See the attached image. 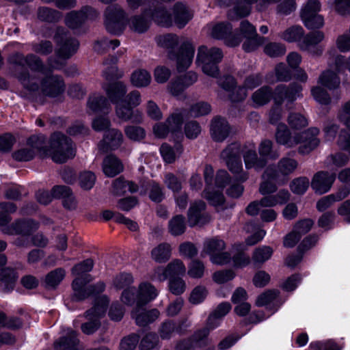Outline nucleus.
Segmentation results:
<instances>
[{
  "label": "nucleus",
  "mask_w": 350,
  "mask_h": 350,
  "mask_svg": "<svg viewBox=\"0 0 350 350\" xmlns=\"http://www.w3.org/2000/svg\"><path fill=\"white\" fill-rule=\"evenodd\" d=\"M169 291L174 295H179L183 294L187 288L185 281L179 277L171 278L168 283Z\"/></svg>",
  "instance_id": "nucleus-58"
},
{
  "label": "nucleus",
  "mask_w": 350,
  "mask_h": 350,
  "mask_svg": "<svg viewBox=\"0 0 350 350\" xmlns=\"http://www.w3.org/2000/svg\"><path fill=\"white\" fill-rule=\"evenodd\" d=\"M55 40L58 44L57 55L62 59L70 58L78 49L79 42L70 38L63 29H58L55 35Z\"/></svg>",
  "instance_id": "nucleus-13"
},
{
  "label": "nucleus",
  "mask_w": 350,
  "mask_h": 350,
  "mask_svg": "<svg viewBox=\"0 0 350 350\" xmlns=\"http://www.w3.org/2000/svg\"><path fill=\"white\" fill-rule=\"evenodd\" d=\"M206 273L204 263L199 259L192 260L187 265V275L191 279L202 278Z\"/></svg>",
  "instance_id": "nucleus-45"
},
{
  "label": "nucleus",
  "mask_w": 350,
  "mask_h": 350,
  "mask_svg": "<svg viewBox=\"0 0 350 350\" xmlns=\"http://www.w3.org/2000/svg\"><path fill=\"white\" fill-rule=\"evenodd\" d=\"M183 152L182 146L176 144L171 146L167 144H163L160 148L161 155L165 163H174L180 157Z\"/></svg>",
  "instance_id": "nucleus-33"
},
{
  "label": "nucleus",
  "mask_w": 350,
  "mask_h": 350,
  "mask_svg": "<svg viewBox=\"0 0 350 350\" xmlns=\"http://www.w3.org/2000/svg\"><path fill=\"white\" fill-rule=\"evenodd\" d=\"M156 40L160 47L166 50L168 58L176 62L178 72L184 71L191 66L195 48L190 40L175 34L161 35Z\"/></svg>",
  "instance_id": "nucleus-2"
},
{
  "label": "nucleus",
  "mask_w": 350,
  "mask_h": 350,
  "mask_svg": "<svg viewBox=\"0 0 350 350\" xmlns=\"http://www.w3.org/2000/svg\"><path fill=\"white\" fill-rule=\"evenodd\" d=\"M318 83L329 90H334L339 87L340 80L336 73L327 70L319 76Z\"/></svg>",
  "instance_id": "nucleus-44"
},
{
  "label": "nucleus",
  "mask_w": 350,
  "mask_h": 350,
  "mask_svg": "<svg viewBox=\"0 0 350 350\" xmlns=\"http://www.w3.org/2000/svg\"><path fill=\"white\" fill-rule=\"evenodd\" d=\"M186 230L185 219L183 215H177L172 217L168 222L169 232L174 237L183 234Z\"/></svg>",
  "instance_id": "nucleus-46"
},
{
  "label": "nucleus",
  "mask_w": 350,
  "mask_h": 350,
  "mask_svg": "<svg viewBox=\"0 0 350 350\" xmlns=\"http://www.w3.org/2000/svg\"><path fill=\"white\" fill-rule=\"evenodd\" d=\"M230 126L222 118H215L211 124V135L216 142H223L230 133Z\"/></svg>",
  "instance_id": "nucleus-27"
},
{
  "label": "nucleus",
  "mask_w": 350,
  "mask_h": 350,
  "mask_svg": "<svg viewBox=\"0 0 350 350\" xmlns=\"http://www.w3.org/2000/svg\"><path fill=\"white\" fill-rule=\"evenodd\" d=\"M172 255V246L167 243H161L151 251V258L158 263L167 262Z\"/></svg>",
  "instance_id": "nucleus-32"
},
{
  "label": "nucleus",
  "mask_w": 350,
  "mask_h": 350,
  "mask_svg": "<svg viewBox=\"0 0 350 350\" xmlns=\"http://www.w3.org/2000/svg\"><path fill=\"white\" fill-rule=\"evenodd\" d=\"M208 291L206 286L202 285L196 286L191 292L189 301L192 304H199L203 302L208 295Z\"/></svg>",
  "instance_id": "nucleus-57"
},
{
  "label": "nucleus",
  "mask_w": 350,
  "mask_h": 350,
  "mask_svg": "<svg viewBox=\"0 0 350 350\" xmlns=\"http://www.w3.org/2000/svg\"><path fill=\"white\" fill-rule=\"evenodd\" d=\"M109 299L106 296L98 297L94 306L86 312V318L88 322L82 324L81 330L85 334H92L100 327L99 319L102 317L106 311Z\"/></svg>",
  "instance_id": "nucleus-9"
},
{
  "label": "nucleus",
  "mask_w": 350,
  "mask_h": 350,
  "mask_svg": "<svg viewBox=\"0 0 350 350\" xmlns=\"http://www.w3.org/2000/svg\"><path fill=\"white\" fill-rule=\"evenodd\" d=\"M144 14L150 16L158 25L163 27H170L173 25V18L163 8H158L150 13L146 11Z\"/></svg>",
  "instance_id": "nucleus-34"
},
{
  "label": "nucleus",
  "mask_w": 350,
  "mask_h": 350,
  "mask_svg": "<svg viewBox=\"0 0 350 350\" xmlns=\"http://www.w3.org/2000/svg\"><path fill=\"white\" fill-rule=\"evenodd\" d=\"M205 206V203L202 200L195 202L191 204L188 211V221L190 226L204 224L209 221V216L204 213Z\"/></svg>",
  "instance_id": "nucleus-22"
},
{
  "label": "nucleus",
  "mask_w": 350,
  "mask_h": 350,
  "mask_svg": "<svg viewBox=\"0 0 350 350\" xmlns=\"http://www.w3.org/2000/svg\"><path fill=\"white\" fill-rule=\"evenodd\" d=\"M264 52L269 57H277L286 53V48L280 43L269 42L265 46Z\"/></svg>",
  "instance_id": "nucleus-62"
},
{
  "label": "nucleus",
  "mask_w": 350,
  "mask_h": 350,
  "mask_svg": "<svg viewBox=\"0 0 350 350\" xmlns=\"http://www.w3.org/2000/svg\"><path fill=\"white\" fill-rule=\"evenodd\" d=\"M211 111V107L208 103L198 102L191 107L189 113L192 117H199L208 114Z\"/></svg>",
  "instance_id": "nucleus-63"
},
{
  "label": "nucleus",
  "mask_w": 350,
  "mask_h": 350,
  "mask_svg": "<svg viewBox=\"0 0 350 350\" xmlns=\"http://www.w3.org/2000/svg\"><path fill=\"white\" fill-rule=\"evenodd\" d=\"M17 78L27 90L40 92L44 96L56 97L65 90L64 80L58 75L46 76L40 81L34 75H29L25 72L18 74Z\"/></svg>",
  "instance_id": "nucleus-4"
},
{
  "label": "nucleus",
  "mask_w": 350,
  "mask_h": 350,
  "mask_svg": "<svg viewBox=\"0 0 350 350\" xmlns=\"http://www.w3.org/2000/svg\"><path fill=\"white\" fill-rule=\"evenodd\" d=\"M273 96L271 90L268 86H263L252 94V100L255 107H260L267 104Z\"/></svg>",
  "instance_id": "nucleus-41"
},
{
  "label": "nucleus",
  "mask_w": 350,
  "mask_h": 350,
  "mask_svg": "<svg viewBox=\"0 0 350 350\" xmlns=\"http://www.w3.org/2000/svg\"><path fill=\"white\" fill-rule=\"evenodd\" d=\"M116 114L117 117L124 122L131 121L133 123H141L143 121V115L138 110L134 111L133 108L123 101L116 104Z\"/></svg>",
  "instance_id": "nucleus-26"
},
{
  "label": "nucleus",
  "mask_w": 350,
  "mask_h": 350,
  "mask_svg": "<svg viewBox=\"0 0 350 350\" xmlns=\"http://www.w3.org/2000/svg\"><path fill=\"white\" fill-rule=\"evenodd\" d=\"M324 39L322 31H315L307 34L299 43L301 49L314 55H321L323 49L318 44Z\"/></svg>",
  "instance_id": "nucleus-19"
},
{
  "label": "nucleus",
  "mask_w": 350,
  "mask_h": 350,
  "mask_svg": "<svg viewBox=\"0 0 350 350\" xmlns=\"http://www.w3.org/2000/svg\"><path fill=\"white\" fill-rule=\"evenodd\" d=\"M230 310L231 305L228 302H223L218 305L214 312L209 316L207 327L196 332L191 339L179 342L176 346V350H191L194 347L206 345L210 330L216 328L220 324L221 319Z\"/></svg>",
  "instance_id": "nucleus-5"
},
{
  "label": "nucleus",
  "mask_w": 350,
  "mask_h": 350,
  "mask_svg": "<svg viewBox=\"0 0 350 350\" xmlns=\"http://www.w3.org/2000/svg\"><path fill=\"white\" fill-rule=\"evenodd\" d=\"M304 33V31L301 27L293 26L282 32L280 37L288 42H293L299 40Z\"/></svg>",
  "instance_id": "nucleus-52"
},
{
  "label": "nucleus",
  "mask_w": 350,
  "mask_h": 350,
  "mask_svg": "<svg viewBox=\"0 0 350 350\" xmlns=\"http://www.w3.org/2000/svg\"><path fill=\"white\" fill-rule=\"evenodd\" d=\"M265 42V38L259 36L258 34L250 38H245L243 44V49L246 52H252L256 50Z\"/></svg>",
  "instance_id": "nucleus-61"
},
{
  "label": "nucleus",
  "mask_w": 350,
  "mask_h": 350,
  "mask_svg": "<svg viewBox=\"0 0 350 350\" xmlns=\"http://www.w3.org/2000/svg\"><path fill=\"white\" fill-rule=\"evenodd\" d=\"M16 278V275L13 269L10 268L0 269V286L4 290L12 289Z\"/></svg>",
  "instance_id": "nucleus-48"
},
{
  "label": "nucleus",
  "mask_w": 350,
  "mask_h": 350,
  "mask_svg": "<svg viewBox=\"0 0 350 350\" xmlns=\"http://www.w3.org/2000/svg\"><path fill=\"white\" fill-rule=\"evenodd\" d=\"M138 187L133 182L125 180L120 177L113 180L111 192L115 196H122L126 192L134 193L137 191Z\"/></svg>",
  "instance_id": "nucleus-35"
},
{
  "label": "nucleus",
  "mask_w": 350,
  "mask_h": 350,
  "mask_svg": "<svg viewBox=\"0 0 350 350\" xmlns=\"http://www.w3.org/2000/svg\"><path fill=\"white\" fill-rule=\"evenodd\" d=\"M108 98L114 104L123 101L126 92L127 87L122 81H114L103 85Z\"/></svg>",
  "instance_id": "nucleus-25"
},
{
  "label": "nucleus",
  "mask_w": 350,
  "mask_h": 350,
  "mask_svg": "<svg viewBox=\"0 0 350 350\" xmlns=\"http://www.w3.org/2000/svg\"><path fill=\"white\" fill-rule=\"evenodd\" d=\"M223 57L224 53L219 48L202 45L198 49L196 63L205 75L216 78L219 74L218 64Z\"/></svg>",
  "instance_id": "nucleus-7"
},
{
  "label": "nucleus",
  "mask_w": 350,
  "mask_h": 350,
  "mask_svg": "<svg viewBox=\"0 0 350 350\" xmlns=\"http://www.w3.org/2000/svg\"><path fill=\"white\" fill-rule=\"evenodd\" d=\"M120 45L119 40L114 39L109 40L108 39H103L95 43L94 49L98 53L106 52L108 49L114 50Z\"/></svg>",
  "instance_id": "nucleus-60"
},
{
  "label": "nucleus",
  "mask_w": 350,
  "mask_h": 350,
  "mask_svg": "<svg viewBox=\"0 0 350 350\" xmlns=\"http://www.w3.org/2000/svg\"><path fill=\"white\" fill-rule=\"evenodd\" d=\"M105 24L109 32L113 34L122 33L126 24L125 12L117 5L109 6L105 11Z\"/></svg>",
  "instance_id": "nucleus-10"
},
{
  "label": "nucleus",
  "mask_w": 350,
  "mask_h": 350,
  "mask_svg": "<svg viewBox=\"0 0 350 350\" xmlns=\"http://www.w3.org/2000/svg\"><path fill=\"white\" fill-rule=\"evenodd\" d=\"M67 337H62L55 343V348L57 350H77V345L79 340L76 332L70 329H67Z\"/></svg>",
  "instance_id": "nucleus-37"
},
{
  "label": "nucleus",
  "mask_w": 350,
  "mask_h": 350,
  "mask_svg": "<svg viewBox=\"0 0 350 350\" xmlns=\"http://www.w3.org/2000/svg\"><path fill=\"white\" fill-rule=\"evenodd\" d=\"M45 137L33 135L30 137L26 146L16 151L13 157L20 161H27L32 159L36 152L42 155L49 154L55 163H65L68 159L75 155V150L71 140L59 133H55L51 137L49 149L44 148Z\"/></svg>",
  "instance_id": "nucleus-1"
},
{
  "label": "nucleus",
  "mask_w": 350,
  "mask_h": 350,
  "mask_svg": "<svg viewBox=\"0 0 350 350\" xmlns=\"http://www.w3.org/2000/svg\"><path fill=\"white\" fill-rule=\"evenodd\" d=\"M298 166V162L292 158L283 157L278 163V170H275L281 178L287 181V176L293 173Z\"/></svg>",
  "instance_id": "nucleus-36"
},
{
  "label": "nucleus",
  "mask_w": 350,
  "mask_h": 350,
  "mask_svg": "<svg viewBox=\"0 0 350 350\" xmlns=\"http://www.w3.org/2000/svg\"><path fill=\"white\" fill-rule=\"evenodd\" d=\"M92 278L90 275H85V278H77L72 284L74 291L73 298L77 301L83 300L91 295L102 293L105 288V284L103 282H98L94 285L84 288V286L91 282Z\"/></svg>",
  "instance_id": "nucleus-11"
},
{
  "label": "nucleus",
  "mask_w": 350,
  "mask_h": 350,
  "mask_svg": "<svg viewBox=\"0 0 350 350\" xmlns=\"http://www.w3.org/2000/svg\"><path fill=\"white\" fill-rule=\"evenodd\" d=\"M9 59L12 64L22 66L27 65L31 70L42 73L46 72V68L42 60L40 57L33 54H29L27 57H25L23 54L16 53L12 55Z\"/></svg>",
  "instance_id": "nucleus-20"
},
{
  "label": "nucleus",
  "mask_w": 350,
  "mask_h": 350,
  "mask_svg": "<svg viewBox=\"0 0 350 350\" xmlns=\"http://www.w3.org/2000/svg\"><path fill=\"white\" fill-rule=\"evenodd\" d=\"M335 178L336 175L334 173L319 172L314 176L311 187L316 192L325 193L330 189Z\"/></svg>",
  "instance_id": "nucleus-23"
},
{
  "label": "nucleus",
  "mask_w": 350,
  "mask_h": 350,
  "mask_svg": "<svg viewBox=\"0 0 350 350\" xmlns=\"http://www.w3.org/2000/svg\"><path fill=\"white\" fill-rule=\"evenodd\" d=\"M213 174L214 170L212 166L206 165L204 170V178L206 186L203 192V197L213 206H219L222 205L225 201L222 191L230 182V176L226 170H218L213 185Z\"/></svg>",
  "instance_id": "nucleus-6"
},
{
  "label": "nucleus",
  "mask_w": 350,
  "mask_h": 350,
  "mask_svg": "<svg viewBox=\"0 0 350 350\" xmlns=\"http://www.w3.org/2000/svg\"><path fill=\"white\" fill-rule=\"evenodd\" d=\"M120 299L123 304L127 306L135 304V308H138V291L135 287H129L123 290Z\"/></svg>",
  "instance_id": "nucleus-51"
},
{
  "label": "nucleus",
  "mask_w": 350,
  "mask_h": 350,
  "mask_svg": "<svg viewBox=\"0 0 350 350\" xmlns=\"http://www.w3.org/2000/svg\"><path fill=\"white\" fill-rule=\"evenodd\" d=\"M321 10V3L319 0H308L301 10V18H305L306 23H308L309 15L319 14Z\"/></svg>",
  "instance_id": "nucleus-54"
},
{
  "label": "nucleus",
  "mask_w": 350,
  "mask_h": 350,
  "mask_svg": "<svg viewBox=\"0 0 350 350\" xmlns=\"http://www.w3.org/2000/svg\"><path fill=\"white\" fill-rule=\"evenodd\" d=\"M319 130L316 127L310 128L303 132H294L291 133L290 129L284 123L277 126L275 133L276 142L286 148H293L298 144L299 152L302 154H308L319 146V140L317 136Z\"/></svg>",
  "instance_id": "nucleus-3"
},
{
  "label": "nucleus",
  "mask_w": 350,
  "mask_h": 350,
  "mask_svg": "<svg viewBox=\"0 0 350 350\" xmlns=\"http://www.w3.org/2000/svg\"><path fill=\"white\" fill-rule=\"evenodd\" d=\"M262 182L260 186V192L265 195L273 193L276 189V185H282L286 183L285 178H281L273 167H268L262 174Z\"/></svg>",
  "instance_id": "nucleus-14"
},
{
  "label": "nucleus",
  "mask_w": 350,
  "mask_h": 350,
  "mask_svg": "<svg viewBox=\"0 0 350 350\" xmlns=\"http://www.w3.org/2000/svg\"><path fill=\"white\" fill-rule=\"evenodd\" d=\"M243 150L240 143L234 142L227 146L220 153V159L224 162L241 158Z\"/></svg>",
  "instance_id": "nucleus-43"
},
{
  "label": "nucleus",
  "mask_w": 350,
  "mask_h": 350,
  "mask_svg": "<svg viewBox=\"0 0 350 350\" xmlns=\"http://www.w3.org/2000/svg\"><path fill=\"white\" fill-rule=\"evenodd\" d=\"M232 28L229 23H218L212 27L210 34L215 39L224 40L229 46H235L240 44L241 38L232 33Z\"/></svg>",
  "instance_id": "nucleus-15"
},
{
  "label": "nucleus",
  "mask_w": 350,
  "mask_h": 350,
  "mask_svg": "<svg viewBox=\"0 0 350 350\" xmlns=\"http://www.w3.org/2000/svg\"><path fill=\"white\" fill-rule=\"evenodd\" d=\"M310 185L309 180L306 177L295 178L291 183V191L296 194H303L308 189Z\"/></svg>",
  "instance_id": "nucleus-59"
},
{
  "label": "nucleus",
  "mask_w": 350,
  "mask_h": 350,
  "mask_svg": "<svg viewBox=\"0 0 350 350\" xmlns=\"http://www.w3.org/2000/svg\"><path fill=\"white\" fill-rule=\"evenodd\" d=\"M109 103L103 96L94 94L89 98L88 108L94 112H107L109 109Z\"/></svg>",
  "instance_id": "nucleus-42"
},
{
  "label": "nucleus",
  "mask_w": 350,
  "mask_h": 350,
  "mask_svg": "<svg viewBox=\"0 0 350 350\" xmlns=\"http://www.w3.org/2000/svg\"><path fill=\"white\" fill-rule=\"evenodd\" d=\"M138 306H144L154 299L158 295L155 287L148 282L141 283L137 288Z\"/></svg>",
  "instance_id": "nucleus-30"
},
{
  "label": "nucleus",
  "mask_w": 350,
  "mask_h": 350,
  "mask_svg": "<svg viewBox=\"0 0 350 350\" xmlns=\"http://www.w3.org/2000/svg\"><path fill=\"white\" fill-rule=\"evenodd\" d=\"M130 81L131 84L136 88H145L150 84L152 77L148 70L139 68L132 72Z\"/></svg>",
  "instance_id": "nucleus-38"
},
{
  "label": "nucleus",
  "mask_w": 350,
  "mask_h": 350,
  "mask_svg": "<svg viewBox=\"0 0 350 350\" xmlns=\"http://www.w3.org/2000/svg\"><path fill=\"white\" fill-rule=\"evenodd\" d=\"M225 247L226 244L223 240L213 238L204 242L203 252L211 257L212 255L222 252Z\"/></svg>",
  "instance_id": "nucleus-49"
},
{
  "label": "nucleus",
  "mask_w": 350,
  "mask_h": 350,
  "mask_svg": "<svg viewBox=\"0 0 350 350\" xmlns=\"http://www.w3.org/2000/svg\"><path fill=\"white\" fill-rule=\"evenodd\" d=\"M340 121L347 127V131H340L337 141L340 148L347 151L350 154V116L338 115Z\"/></svg>",
  "instance_id": "nucleus-31"
},
{
  "label": "nucleus",
  "mask_w": 350,
  "mask_h": 350,
  "mask_svg": "<svg viewBox=\"0 0 350 350\" xmlns=\"http://www.w3.org/2000/svg\"><path fill=\"white\" fill-rule=\"evenodd\" d=\"M243 157L247 170L254 169L260 171L266 165L267 161L262 157H258L254 144H250L243 150Z\"/></svg>",
  "instance_id": "nucleus-21"
},
{
  "label": "nucleus",
  "mask_w": 350,
  "mask_h": 350,
  "mask_svg": "<svg viewBox=\"0 0 350 350\" xmlns=\"http://www.w3.org/2000/svg\"><path fill=\"white\" fill-rule=\"evenodd\" d=\"M126 136L133 141H139L145 137V131L138 126H126L124 128Z\"/></svg>",
  "instance_id": "nucleus-64"
},
{
  "label": "nucleus",
  "mask_w": 350,
  "mask_h": 350,
  "mask_svg": "<svg viewBox=\"0 0 350 350\" xmlns=\"http://www.w3.org/2000/svg\"><path fill=\"white\" fill-rule=\"evenodd\" d=\"M287 122L291 130L301 131L308 125V119L301 113L291 112L287 118Z\"/></svg>",
  "instance_id": "nucleus-47"
},
{
  "label": "nucleus",
  "mask_w": 350,
  "mask_h": 350,
  "mask_svg": "<svg viewBox=\"0 0 350 350\" xmlns=\"http://www.w3.org/2000/svg\"><path fill=\"white\" fill-rule=\"evenodd\" d=\"M273 254V250L269 246H261L256 249L253 252L252 260L256 264H262L268 260Z\"/></svg>",
  "instance_id": "nucleus-50"
},
{
  "label": "nucleus",
  "mask_w": 350,
  "mask_h": 350,
  "mask_svg": "<svg viewBox=\"0 0 350 350\" xmlns=\"http://www.w3.org/2000/svg\"><path fill=\"white\" fill-rule=\"evenodd\" d=\"M192 17L193 14L185 5L178 2L174 5L173 23L179 28L185 27Z\"/></svg>",
  "instance_id": "nucleus-29"
},
{
  "label": "nucleus",
  "mask_w": 350,
  "mask_h": 350,
  "mask_svg": "<svg viewBox=\"0 0 350 350\" xmlns=\"http://www.w3.org/2000/svg\"><path fill=\"white\" fill-rule=\"evenodd\" d=\"M102 168L103 173L107 176L114 177L123 171L124 166L117 157L113 154H109L103 159Z\"/></svg>",
  "instance_id": "nucleus-28"
},
{
  "label": "nucleus",
  "mask_w": 350,
  "mask_h": 350,
  "mask_svg": "<svg viewBox=\"0 0 350 350\" xmlns=\"http://www.w3.org/2000/svg\"><path fill=\"white\" fill-rule=\"evenodd\" d=\"M167 271L170 277L184 275L187 271L186 267L180 259L175 258L167 265Z\"/></svg>",
  "instance_id": "nucleus-56"
},
{
  "label": "nucleus",
  "mask_w": 350,
  "mask_h": 350,
  "mask_svg": "<svg viewBox=\"0 0 350 350\" xmlns=\"http://www.w3.org/2000/svg\"><path fill=\"white\" fill-rule=\"evenodd\" d=\"M123 142V135L120 131L111 129L105 133L103 139L98 146L100 150L107 152L118 149Z\"/></svg>",
  "instance_id": "nucleus-18"
},
{
  "label": "nucleus",
  "mask_w": 350,
  "mask_h": 350,
  "mask_svg": "<svg viewBox=\"0 0 350 350\" xmlns=\"http://www.w3.org/2000/svg\"><path fill=\"white\" fill-rule=\"evenodd\" d=\"M133 282V278L129 273H121L116 275L113 280L112 285L117 290L129 288Z\"/></svg>",
  "instance_id": "nucleus-55"
},
{
  "label": "nucleus",
  "mask_w": 350,
  "mask_h": 350,
  "mask_svg": "<svg viewBox=\"0 0 350 350\" xmlns=\"http://www.w3.org/2000/svg\"><path fill=\"white\" fill-rule=\"evenodd\" d=\"M131 316L138 325L146 326L157 320L160 316V312L156 308L146 310L143 306H138L133 309Z\"/></svg>",
  "instance_id": "nucleus-24"
},
{
  "label": "nucleus",
  "mask_w": 350,
  "mask_h": 350,
  "mask_svg": "<svg viewBox=\"0 0 350 350\" xmlns=\"http://www.w3.org/2000/svg\"><path fill=\"white\" fill-rule=\"evenodd\" d=\"M97 11L90 7H85L79 12H71L66 18V23L70 28H77L88 20H94L98 16Z\"/></svg>",
  "instance_id": "nucleus-17"
},
{
  "label": "nucleus",
  "mask_w": 350,
  "mask_h": 350,
  "mask_svg": "<svg viewBox=\"0 0 350 350\" xmlns=\"http://www.w3.org/2000/svg\"><path fill=\"white\" fill-rule=\"evenodd\" d=\"M65 275L64 269H55L46 275L44 279V285L46 288H55L64 280Z\"/></svg>",
  "instance_id": "nucleus-39"
},
{
  "label": "nucleus",
  "mask_w": 350,
  "mask_h": 350,
  "mask_svg": "<svg viewBox=\"0 0 350 350\" xmlns=\"http://www.w3.org/2000/svg\"><path fill=\"white\" fill-rule=\"evenodd\" d=\"M228 170L241 182L247 180L249 174L243 170L241 158L225 163Z\"/></svg>",
  "instance_id": "nucleus-40"
},
{
  "label": "nucleus",
  "mask_w": 350,
  "mask_h": 350,
  "mask_svg": "<svg viewBox=\"0 0 350 350\" xmlns=\"http://www.w3.org/2000/svg\"><path fill=\"white\" fill-rule=\"evenodd\" d=\"M183 116L181 113L174 112L170 115L165 122H160L153 126L154 135L159 138L165 137L170 133L180 131Z\"/></svg>",
  "instance_id": "nucleus-12"
},
{
  "label": "nucleus",
  "mask_w": 350,
  "mask_h": 350,
  "mask_svg": "<svg viewBox=\"0 0 350 350\" xmlns=\"http://www.w3.org/2000/svg\"><path fill=\"white\" fill-rule=\"evenodd\" d=\"M38 228V224L31 219L18 220L10 226L1 229L4 234L10 235L21 234L24 237L29 236Z\"/></svg>",
  "instance_id": "nucleus-16"
},
{
  "label": "nucleus",
  "mask_w": 350,
  "mask_h": 350,
  "mask_svg": "<svg viewBox=\"0 0 350 350\" xmlns=\"http://www.w3.org/2000/svg\"><path fill=\"white\" fill-rule=\"evenodd\" d=\"M94 266L93 260L90 258L86 259L83 262L77 264L75 265L71 271L72 274L77 278H85V275H88V274H85L86 273L90 271Z\"/></svg>",
  "instance_id": "nucleus-53"
},
{
  "label": "nucleus",
  "mask_w": 350,
  "mask_h": 350,
  "mask_svg": "<svg viewBox=\"0 0 350 350\" xmlns=\"http://www.w3.org/2000/svg\"><path fill=\"white\" fill-rule=\"evenodd\" d=\"M302 88L301 85L295 84L291 88H286L284 85H279L275 90L273 99L275 105L271 108L269 112V120L272 124H275L282 118V109L280 105L284 98H288L290 101L296 99L299 96Z\"/></svg>",
  "instance_id": "nucleus-8"
}]
</instances>
